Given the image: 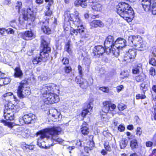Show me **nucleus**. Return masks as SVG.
I'll return each instance as SVG.
<instances>
[{
	"label": "nucleus",
	"instance_id": "44",
	"mask_svg": "<svg viewBox=\"0 0 156 156\" xmlns=\"http://www.w3.org/2000/svg\"><path fill=\"white\" fill-rule=\"evenodd\" d=\"M125 139H122L120 142L119 145L121 149H124L127 145V142Z\"/></svg>",
	"mask_w": 156,
	"mask_h": 156
},
{
	"label": "nucleus",
	"instance_id": "48",
	"mask_svg": "<svg viewBox=\"0 0 156 156\" xmlns=\"http://www.w3.org/2000/svg\"><path fill=\"white\" fill-rule=\"evenodd\" d=\"M78 70L80 77H82L83 76V69L81 66L80 65L78 66Z\"/></svg>",
	"mask_w": 156,
	"mask_h": 156
},
{
	"label": "nucleus",
	"instance_id": "12",
	"mask_svg": "<svg viewBox=\"0 0 156 156\" xmlns=\"http://www.w3.org/2000/svg\"><path fill=\"white\" fill-rule=\"evenodd\" d=\"M5 106V108L7 107V108L10 110L14 114L18 112L22 108V106H20V105H15L11 101H8Z\"/></svg>",
	"mask_w": 156,
	"mask_h": 156
},
{
	"label": "nucleus",
	"instance_id": "22",
	"mask_svg": "<svg viewBox=\"0 0 156 156\" xmlns=\"http://www.w3.org/2000/svg\"><path fill=\"white\" fill-rule=\"evenodd\" d=\"M126 41L124 38L118 37L115 41L114 46L116 48H122L126 45Z\"/></svg>",
	"mask_w": 156,
	"mask_h": 156
},
{
	"label": "nucleus",
	"instance_id": "60",
	"mask_svg": "<svg viewBox=\"0 0 156 156\" xmlns=\"http://www.w3.org/2000/svg\"><path fill=\"white\" fill-rule=\"evenodd\" d=\"M52 11L51 10L47 11L44 12V15L45 16H50L52 15Z\"/></svg>",
	"mask_w": 156,
	"mask_h": 156
},
{
	"label": "nucleus",
	"instance_id": "10",
	"mask_svg": "<svg viewBox=\"0 0 156 156\" xmlns=\"http://www.w3.org/2000/svg\"><path fill=\"white\" fill-rule=\"evenodd\" d=\"M102 111L106 114L111 113L116 108V105L112 103L110 101H105L103 102Z\"/></svg>",
	"mask_w": 156,
	"mask_h": 156
},
{
	"label": "nucleus",
	"instance_id": "14",
	"mask_svg": "<svg viewBox=\"0 0 156 156\" xmlns=\"http://www.w3.org/2000/svg\"><path fill=\"white\" fill-rule=\"evenodd\" d=\"M93 100L90 101L87 105V108H83L80 114L83 118L82 120H84V119L86 117V116L90 113V111H92L93 107L91 106V105H93Z\"/></svg>",
	"mask_w": 156,
	"mask_h": 156
},
{
	"label": "nucleus",
	"instance_id": "26",
	"mask_svg": "<svg viewBox=\"0 0 156 156\" xmlns=\"http://www.w3.org/2000/svg\"><path fill=\"white\" fill-rule=\"evenodd\" d=\"M71 41L70 40H68L65 44L64 50L67 52L69 55H72L73 51L71 48Z\"/></svg>",
	"mask_w": 156,
	"mask_h": 156
},
{
	"label": "nucleus",
	"instance_id": "58",
	"mask_svg": "<svg viewBox=\"0 0 156 156\" xmlns=\"http://www.w3.org/2000/svg\"><path fill=\"white\" fill-rule=\"evenodd\" d=\"M151 92H153L154 93L156 94V84H153L152 85L151 88L150 89Z\"/></svg>",
	"mask_w": 156,
	"mask_h": 156
},
{
	"label": "nucleus",
	"instance_id": "13",
	"mask_svg": "<svg viewBox=\"0 0 156 156\" xmlns=\"http://www.w3.org/2000/svg\"><path fill=\"white\" fill-rule=\"evenodd\" d=\"M137 54V50L134 48L130 49L124 57L123 60L128 62L129 59L134 58Z\"/></svg>",
	"mask_w": 156,
	"mask_h": 156
},
{
	"label": "nucleus",
	"instance_id": "25",
	"mask_svg": "<svg viewBox=\"0 0 156 156\" xmlns=\"http://www.w3.org/2000/svg\"><path fill=\"white\" fill-rule=\"evenodd\" d=\"M142 65L140 63H137L135 64L132 69V73L133 74H138L142 69Z\"/></svg>",
	"mask_w": 156,
	"mask_h": 156
},
{
	"label": "nucleus",
	"instance_id": "32",
	"mask_svg": "<svg viewBox=\"0 0 156 156\" xmlns=\"http://www.w3.org/2000/svg\"><path fill=\"white\" fill-rule=\"evenodd\" d=\"M54 114L52 115V116L53 117V121L55 122H58L61 120L62 116L60 113L58 112L57 110H55Z\"/></svg>",
	"mask_w": 156,
	"mask_h": 156
},
{
	"label": "nucleus",
	"instance_id": "57",
	"mask_svg": "<svg viewBox=\"0 0 156 156\" xmlns=\"http://www.w3.org/2000/svg\"><path fill=\"white\" fill-rule=\"evenodd\" d=\"M141 128L140 127H137L136 129V134L138 135L139 136H140L142 134V131L141 130Z\"/></svg>",
	"mask_w": 156,
	"mask_h": 156
},
{
	"label": "nucleus",
	"instance_id": "34",
	"mask_svg": "<svg viewBox=\"0 0 156 156\" xmlns=\"http://www.w3.org/2000/svg\"><path fill=\"white\" fill-rule=\"evenodd\" d=\"M130 146L132 150L138 148L139 145L137 140L134 139L130 140Z\"/></svg>",
	"mask_w": 156,
	"mask_h": 156
},
{
	"label": "nucleus",
	"instance_id": "62",
	"mask_svg": "<svg viewBox=\"0 0 156 156\" xmlns=\"http://www.w3.org/2000/svg\"><path fill=\"white\" fill-rule=\"evenodd\" d=\"M108 151L106 149H102L101 151V154L103 156H105V155L107 154V152Z\"/></svg>",
	"mask_w": 156,
	"mask_h": 156
},
{
	"label": "nucleus",
	"instance_id": "28",
	"mask_svg": "<svg viewBox=\"0 0 156 156\" xmlns=\"http://www.w3.org/2000/svg\"><path fill=\"white\" fill-rule=\"evenodd\" d=\"M91 6L92 9L94 11L101 12L102 9V5L98 2H93Z\"/></svg>",
	"mask_w": 156,
	"mask_h": 156
},
{
	"label": "nucleus",
	"instance_id": "61",
	"mask_svg": "<svg viewBox=\"0 0 156 156\" xmlns=\"http://www.w3.org/2000/svg\"><path fill=\"white\" fill-rule=\"evenodd\" d=\"M123 88V86L122 85H120L116 87L117 91L119 93L120 92Z\"/></svg>",
	"mask_w": 156,
	"mask_h": 156
},
{
	"label": "nucleus",
	"instance_id": "17",
	"mask_svg": "<svg viewBox=\"0 0 156 156\" xmlns=\"http://www.w3.org/2000/svg\"><path fill=\"white\" fill-rule=\"evenodd\" d=\"M131 42L133 45L137 48L143 47V42L141 37L139 36L134 35L132 36Z\"/></svg>",
	"mask_w": 156,
	"mask_h": 156
},
{
	"label": "nucleus",
	"instance_id": "9",
	"mask_svg": "<svg viewBox=\"0 0 156 156\" xmlns=\"http://www.w3.org/2000/svg\"><path fill=\"white\" fill-rule=\"evenodd\" d=\"M108 49V48L105 46L104 47L102 45H98L94 46L92 50V54L94 58H99L105 52L108 53V52L107 51Z\"/></svg>",
	"mask_w": 156,
	"mask_h": 156
},
{
	"label": "nucleus",
	"instance_id": "19",
	"mask_svg": "<svg viewBox=\"0 0 156 156\" xmlns=\"http://www.w3.org/2000/svg\"><path fill=\"white\" fill-rule=\"evenodd\" d=\"M4 117L6 120L13 121L14 120V114L10 110L5 108L4 111Z\"/></svg>",
	"mask_w": 156,
	"mask_h": 156
},
{
	"label": "nucleus",
	"instance_id": "40",
	"mask_svg": "<svg viewBox=\"0 0 156 156\" xmlns=\"http://www.w3.org/2000/svg\"><path fill=\"white\" fill-rule=\"evenodd\" d=\"M103 145L105 149L106 150L109 152H110L111 151V148L110 145V143L108 141H105Z\"/></svg>",
	"mask_w": 156,
	"mask_h": 156
},
{
	"label": "nucleus",
	"instance_id": "30",
	"mask_svg": "<svg viewBox=\"0 0 156 156\" xmlns=\"http://www.w3.org/2000/svg\"><path fill=\"white\" fill-rule=\"evenodd\" d=\"M87 0H76L74 2L76 6H80L83 8H85L87 5L86 1Z\"/></svg>",
	"mask_w": 156,
	"mask_h": 156
},
{
	"label": "nucleus",
	"instance_id": "64",
	"mask_svg": "<svg viewBox=\"0 0 156 156\" xmlns=\"http://www.w3.org/2000/svg\"><path fill=\"white\" fill-rule=\"evenodd\" d=\"M133 126L132 124L128 125L127 126V129L129 130H132L133 129Z\"/></svg>",
	"mask_w": 156,
	"mask_h": 156
},
{
	"label": "nucleus",
	"instance_id": "4",
	"mask_svg": "<svg viewBox=\"0 0 156 156\" xmlns=\"http://www.w3.org/2000/svg\"><path fill=\"white\" fill-rule=\"evenodd\" d=\"M116 12L120 17L128 22H131L134 17L133 9L129 4L124 2L118 3L117 6Z\"/></svg>",
	"mask_w": 156,
	"mask_h": 156
},
{
	"label": "nucleus",
	"instance_id": "49",
	"mask_svg": "<svg viewBox=\"0 0 156 156\" xmlns=\"http://www.w3.org/2000/svg\"><path fill=\"white\" fill-rule=\"evenodd\" d=\"M90 63L91 61L89 59L87 58H85L84 59L83 64L85 66H87V67H89Z\"/></svg>",
	"mask_w": 156,
	"mask_h": 156
},
{
	"label": "nucleus",
	"instance_id": "51",
	"mask_svg": "<svg viewBox=\"0 0 156 156\" xmlns=\"http://www.w3.org/2000/svg\"><path fill=\"white\" fill-rule=\"evenodd\" d=\"M99 89L104 92L108 93L109 92V88L107 87H99Z\"/></svg>",
	"mask_w": 156,
	"mask_h": 156
},
{
	"label": "nucleus",
	"instance_id": "54",
	"mask_svg": "<svg viewBox=\"0 0 156 156\" xmlns=\"http://www.w3.org/2000/svg\"><path fill=\"white\" fill-rule=\"evenodd\" d=\"M125 127L123 124H120L118 127V130L120 132H123L125 130Z\"/></svg>",
	"mask_w": 156,
	"mask_h": 156
},
{
	"label": "nucleus",
	"instance_id": "56",
	"mask_svg": "<svg viewBox=\"0 0 156 156\" xmlns=\"http://www.w3.org/2000/svg\"><path fill=\"white\" fill-rule=\"evenodd\" d=\"M5 31L8 34H13L14 33V31L11 28H9L6 30Z\"/></svg>",
	"mask_w": 156,
	"mask_h": 156
},
{
	"label": "nucleus",
	"instance_id": "45",
	"mask_svg": "<svg viewBox=\"0 0 156 156\" xmlns=\"http://www.w3.org/2000/svg\"><path fill=\"white\" fill-rule=\"evenodd\" d=\"M61 61L62 65L65 66L69 65V60L66 57H63Z\"/></svg>",
	"mask_w": 156,
	"mask_h": 156
},
{
	"label": "nucleus",
	"instance_id": "38",
	"mask_svg": "<svg viewBox=\"0 0 156 156\" xmlns=\"http://www.w3.org/2000/svg\"><path fill=\"white\" fill-rule=\"evenodd\" d=\"M0 122L3 123L4 126H7L10 128H12L14 126L12 122H7L4 119L0 120Z\"/></svg>",
	"mask_w": 156,
	"mask_h": 156
},
{
	"label": "nucleus",
	"instance_id": "52",
	"mask_svg": "<svg viewBox=\"0 0 156 156\" xmlns=\"http://www.w3.org/2000/svg\"><path fill=\"white\" fill-rule=\"evenodd\" d=\"M120 78L121 79H124L125 78H126L129 76V74L128 73H126L125 72H122L120 73Z\"/></svg>",
	"mask_w": 156,
	"mask_h": 156
},
{
	"label": "nucleus",
	"instance_id": "27",
	"mask_svg": "<svg viewBox=\"0 0 156 156\" xmlns=\"http://www.w3.org/2000/svg\"><path fill=\"white\" fill-rule=\"evenodd\" d=\"M146 78V76L144 73H140L135 77L134 80L137 83H140L144 82Z\"/></svg>",
	"mask_w": 156,
	"mask_h": 156
},
{
	"label": "nucleus",
	"instance_id": "11",
	"mask_svg": "<svg viewBox=\"0 0 156 156\" xmlns=\"http://www.w3.org/2000/svg\"><path fill=\"white\" fill-rule=\"evenodd\" d=\"M49 19L46 17L45 21H41L39 22L41 29L43 32L45 34L49 35L52 34L51 29L49 26Z\"/></svg>",
	"mask_w": 156,
	"mask_h": 156
},
{
	"label": "nucleus",
	"instance_id": "31",
	"mask_svg": "<svg viewBox=\"0 0 156 156\" xmlns=\"http://www.w3.org/2000/svg\"><path fill=\"white\" fill-rule=\"evenodd\" d=\"M54 114L52 115V116L53 117V121L55 122H58L61 120L62 116L60 113L58 112L57 110H55Z\"/></svg>",
	"mask_w": 156,
	"mask_h": 156
},
{
	"label": "nucleus",
	"instance_id": "53",
	"mask_svg": "<svg viewBox=\"0 0 156 156\" xmlns=\"http://www.w3.org/2000/svg\"><path fill=\"white\" fill-rule=\"evenodd\" d=\"M151 10L153 15H156V4L152 3V8Z\"/></svg>",
	"mask_w": 156,
	"mask_h": 156
},
{
	"label": "nucleus",
	"instance_id": "46",
	"mask_svg": "<svg viewBox=\"0 0 156 156\" xmlns=\"http://www.w3.org/2000/svg\"><path fill=\"white\" fill-rule=\"evenodd\" d=\"M149 64L152 66L156 67V59L154 57L150 58L149 61Z\"/></svg>",
	"mask_w": 156,
	"mask_h": 156
},
{
	"label": "nucleus",
	"instance_id": "8",
	"mask_svg": "<svg viewBox=\"0 0 156 156\" xmlns=\"http://www.w3.org/2000/svg\"><path fill=\"white\" fill-rule=\"evenodd\" d=\"M76 83L79 85V87L83 89H86L90 86L93 84V79L92 77H89L87 80L82 77H76L75 79Z\"/></svg>",
	"mask_w": 156,
	"mask_h": 156
},
{
	"label": "nucleus",
	"instance_id": "63",
	"mask_svg": "<svg viewBox=\"0 0 156 156\" xmlns=\"http://www.w3.org/2000/svg\"><path fill=\"white\" fill-rule=\"evenodd\" d=\"M76 147H78L81 145V142L80 140H76L75 143Z\"/></svg>",
	"mask_w": 156,
	"mask_h": 156
},
{
	"label": "nucleus",
	"instance_id": "15",
	"mask_svg": "<svg viewBox=\"0 0 156 156\" xmlns=\"http://www.w3.org/2000/svg\"><path fill=\"white\" fill-rule=\"evenodd\" d=\"M23 119L26 124H29L34 122L36 120V116L31 113L24 115L22 117Z\"/></svg>",
	"mask_w": 156,
	"mask_h": 156
},
{
	"label": "nucleus",
	"instance_id": "29",
	"mask_svg": "<svg viewBox=\"0 0 156 156\" xmlns=\"http://www.w3.org/2000/svg\"><path fill=\"white\" fill-rule=\"evenodd\" d=\"M73 26H71L70 33L69 34L70 37L73 39H75V38L78 36V33L76 29L72 27Z\"/></svg>",
	"mask_w": 156,
	"mask_h": 156
},
{
	"label": "nucleus",
	"instance_id": "47",
	"mask_svg": "<svg viewBox=\"0 0 156 156\" xmlns=\"http://www.w3.org/2000/svg\"><path fill=\"white\" fill-rule=\"evenodd\" d=\"M149 74L152 76L154 77L156 75V70L153 67H151L149 70Z\"/></svg>",
	"mask_w": 156,
	"mask_h": 156
},
{
	"label": "nucleus",
	"instance_id": "41",
	"mask_svg": "<svg viewBox=\"0 0 156 156\" xmlns=\"http://www.w3.org/2000/svg\"><path fill=\"white\" fill-rule=\"evenodd\" d=\"M3 80L2 81H1V84L2 86L10 83L11 82V79L10 78L7 77H5L4 76V78L2 79Z\"/></svg>",
	"mask_w": 156,
	"mask_h": 156
},
{
	"label": "nucleus",
	"instance_id": "6",
	"mask_svg": "<svg viewBox=\"0 0 156 156\" xmlns=\"http://www.w3.org/2000/svg\"><path fill=\"white\" fill-rule=\"evenodd\" d=\"M28 79L25 78L19 83L16 89L17 96L21 99L29 95L30 92L28 87Z\"/></svg>",
	"mask_w": 156,
	"mask_h": 156
},
{
	"label": "nucleus",
	"instance_id": "42",
	"mask_svg": "<svg viewBox=\"0 0 156 156\" xmlns=\"http://www.w3.org/2000/svg\"><path fill=\"white\" fill-rule=\"evenodd\" d=\"M145 92H142L141 94H136V100L144 99L146 98V96L145 94Z\"/></svg>",
	"mask_w": 156,
	"mask_h": 156
},
{
	"label": "nucleus",
	"instance_id": "3",
	"mask_svg": "<svg viewBox=\"0 0 156 156\" xmlns=\"http://www.w3.org/2000/svg\"><path fill=\"white\" fill-rule=\"evenodd\" d=\"M39 56L35 57L32 59V62L34 65L40 63L42 61L46 62L49 57V53L51 51L50 46V38L45 36H42L41 37Z\"/></svg>",
	"mask_w": 156,
	"mask_h": 156
},
{
	"label": "nucleus",
	"instance_id": "21",
	"mask_svg": "<svg viewBox=\"0 0 156 156\" xmlns=\"http://www.w3.org/2000/svg\"><path fill=\"white\" fill-rule=\"evenodd\" d=\"M140 4L142 5L144 10L146 12L151 10V4H152L151 0H140Z\"/></svg>",
	"mask_w": 156,
	"mask_h": 156
},
{
	"label": "nucleus",
	"instance_id": "43",
	"mask_svg": "<svg viewBox=\"0 0 156 156\" xmlns=\"http://www.w3.org/2000/svg\"><path fill=\"white\" fill-rule=\"evenodd\" d=\"M117 108L119 111H123L127 108V106L126 105L121 103L118 104Z\"/></svg>",
	"mask_w": 156,
	"mask_h": 156
},
{
	"label": "nucleus",
	"instance_id": "16",
	"mask_svg": "<svg viewBox=\"0 0 156 156\" xmlns=\"http://www.w3.org/2000/svg\"><path fill=\"white\" fill-rule=\"evenodd\" d=\"M20 36L22 38L26 41L31 40L34 37V33L31 30L21 32Z\"/></svg>",
	"mask_w": 156,
	"mask_h": 156
},
{
	"label": "nucleus",
	"instance_id": "5",
	"mask_svg": "<svg viewBox=\"0 0 156 156\" xmlns=\"http://www.w3.org/2000/svg\"><path fill=\"white\" fill-rule=\"evenodd\" d=\"M22 6V2L18 1L17 5L16 6V8L18 10V13L22 16L23 19L26 21L28 20L31 22H34L36 19V12L34 11L33 7H28L27 9L23 8L21 10Z\"/></svg>",
	"mask_w": 156,
	"mask_h": 156
},
{
	"label": "nucleus",
	"instance_id": "35",
	"mask_svg": "<svg viewBox=\"0 0 156 156\" xmlns=\"http://www.w3.org/2000/svg\"><path fill=\"white\" fill-rule=\"evenodd\" d=\"M119 48H117L115 49L114 47H110L108 48L109 50V53H112L115 56L117 57L119 55Z\"/></svg>",
	"mask_w": 156,
	"mask_h": 156
},
{
	"label": "nucleus",
	"instance_id": "33",
	"mask_svg": "<svg viewBox=\"0 0 156 156\" xmlns=\"http://www.w3.org/2000/svg\"><path fill=\"white\" fill-rule=\"evenodd\" d=\"M152 140V141H148L146 142L145 145L147 147H151L153 145L154 146H156V136L154 135L153 136Z\"/></svg>",
	"mask_w": 156,
	"mask_h": 156
},
{
	"label": "nucleus",
	"instance_id": "20",
	"mask_svg": "<svg viewBox=\"0 0 156 156\" xmlns=\"http://www.w3.org/2000/svg\"><path fill=\"white\" fill-rule=\"evenodd\" d=\"M80 133L84 136H87L90 133V129L87 122L83 121L80 126Z\"/></svg>",
	"mask_w": 156,
	"mask_h": 156
},
{
	"label": "nucleus",
	"instance_id": "59",
	"mask_svg": "<svg viewBox=\"0 0 156 156\" xmlns=\"http://www.w3.org/2000/svg\"><path fill=\"white\" fill-rule=\"evenodd\" d=\"M13 98L14 99V101L17 103V104H19L20 105L21 103H22V105H24V104L23 102H21L20 101V100L18 99L15 96H13Z\"/></svg>",
	"mask_w": 156,
	"mask_h": 156
},
{
	"label": "nucleus",
	"instance_id": "1",
	"mask_svg": "<svg viewBox=\"0 0 156 156\" xmlns=\"http://www.w3.org/2000/svg\"><path fill=\"white\" fill-rule=\"evenodd\" d=\"M71 26L77 27L76 29L80 35L81 39H86L88 37L89 35L88 32L83 25L80 13L76 10L73 13H70L68 11L64 12L63 27L65 33L69 31Z\"/></svg>",
	"mask_w": 156,
	"mask_h": 156
},
{
	"label": "nucleus",
	"instance_id": "2",
	"mask_svg": "<svg viewBox=\"0 0 156 156\" xmlns=\"http://www.w3.org/2000/svg\"><path fill=\"white\" fill-rule=\"evenodd\" d=\"M59 89L58 86L54 84L45 86L42 89L41 93L44 104H52L60 100L58 95Z\"/></svg>",
	"mask_w": 156,
	"mask_h": 156
},
{
	"label": "nucleus",
	"instance_id": "7",
	"mask_svg": "<svg viewBox=\"0 0 156 156\" xmlns=\"http://www.w3.org/2000/svg\"><path fill=\"white\" fill-rule=\"evenodd\" d=\"M60 131L58 127L54 126L41 130L36 133V134L37 135H40V137L44 139L46 137V133H48L51 136V138H53V135L58 134Z\"/></svg>",
	"mask_w": 156,
	"mask_h": 156
},
{
	"label": "nucleus",
	"instance_id": "50",
	"mask_svg": "<svg viewBox=\"0 0 156 156\" xmlns=\"http://www.w3.org/2000/svg\"><path fill=\"white\" fill-rule=\"evenodd\" d=\"M35 145H33L25 144V146H23L24 149L32 150H33L34 148Z\"/></svg>",
	"mask_w": 156,
	"mask_h": 156
},
{
	"label": "nucleus",
	"instance_id": "36",
	"mask_svg": "<svg viewBox=\"0 0 156 156\" xmlns=\"http://www.w3.org/2000/svg\"><path fill=\"white\" fill-rule=\"evenodd\" d=\"M140 89L142 92H146L148 89V85L147 83L144 82L141 83L139 85Z\"/></svg>",
	"mask_w": 156,
	"mask_h": 156
},
{
	"label": "nucleus",
	"instance_id": "55",
	"mask_svg": "<svg viewBox=\"0 0 156 156\" xmlns=\"http://www.w3.org/2000/svg\"><path fill=\"white\" fill-rule=\"evenodd\" d=\"M12 95H13V93L12 92H8L3 95L2 97V98H5L10 96H11Z\"/></svg>",
	"mask_w": 156,
	"mask_h": 156
},
{
	"label": "nucleus",
	"instance_id": "18",
	"mask_svg": "<svg viewBox=\"0 0 156 156\" xmlns=\"http://www.w3.org/2000/svg\"><path fill=\"white\" fill-rule=\"evenodd\" d=\"M114 38L113 35H108L106 38L104 42V45L108 48L114 47L115 44Z\"/></svg>",
	"mask_w": 156,
	"mask_h": 156
},
{
	"label": "nucleus",
	"instance_id": "37",
	"mask_svg": "<svg viewBox=\"0 0 156 156\" xmlns=\"http://www.w3.org/2000/svg\"><path fill=\"white\" fill-rule=\"evenodd\" d=\"M60 129L61 131L58 134H55L53 136V138H51L54 141L57 142L58 144H62L63 141H64V140H63L61 138H59V137H58L57 138H56V137H55V136L56 135H59L61 132L62 129H61L59 127H58Z\"/></svg>",
	"mask_w": 156,
	"mask_h": 156
},
{
	"label": "nucleus",
	"instance_id": "39",
	"mask_svg": "<svg viewBox=\"0 0 156 156\" xmlns=\"http://www.w3.org/2000/svg\"><path fill=\"white\" fill-rule=\"evenodd\" d=\"M63 70L64 73L66 74L69 73L72 70V68L69 65L65 66L63 68Z\"/></svg>",
	"mask_w": 156,
	"mask_h": 156
},
{
	"label": "nucleus",
	"instance_id": "23",
	"mask_svg": "<svg viewBox=\"0 0 156 156\" xmlns=\"http://www.w3.org/2000/svg\"><path fill=\"white\" fill-rule=\"evenodd\" d=\"M90 25L91 28L102 27L104 26V23L101 21L99 20H93L90 23Z\"/></svg>",
	"mask_w": 156,
	"mask_h": 156
},
{
	"label": "nucleus",
	"instance_id": "24",
	"mask_svg": "<svg viewBox=\"0 0 156 156\" xmlns=\"http://www.w3.org/2000/svg\"><path fill=\"white\" fill-rule=\"evenodd\" d=\"M13 76L15 78L21 79L23 75V73L21 69L20 66L19 65L14 69Z\"/></svg>",
	"mask_w": 156,
	"mask_h": 156
}]
</instances>
